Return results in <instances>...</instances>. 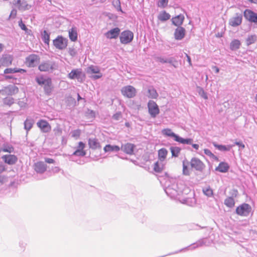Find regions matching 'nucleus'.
Here are the masks:
<instances>
[{"mask_svg":"<svg viewBox=\"0 0 257 257\" xmlns=\"http://www.w3.org/2000/svg\"><path fill=\"white\" fill-rule=\"evenodd\" d=\"M12 3L14 6L21 12L29 10L32 7L31 5H29L24 0L23 1L21 0H13Z\"/></svg>","mask_w":257,"mask_h":257,"instance_id":"obj_12","label":"nucleus"},{"mask_svg":"<svg viewBox=\"0 0 257 257\" xmlns=\"http://www.w3.org/2000/svg\"><path fill=\"white\" fill-rule=\"evenodd\" d=\"M208 239L207 238H204L202 239H201L199 240L198 241H196L195 243H192L190 245L185 247L184 248H182L180 250H179L178 251H176L173 253H170L168 255H171L175 253H178L179 252H180L183 250H185L187 249H194L198 247L202 246L203 245H208L210 242L209 241H207Z\"/></svg>","mask_w":257,"mask_h":257,"instance_id":"obj_4","label":"nucleus"},{"mask_svg":"<svg viewBox=\"0 0 257 257\" xmlns=\"http://www.w3.org/2000/svg\"><path fill=\"white\" fill-rule=\"evenodd\" d=\"M213 145L216 149H218V150L224 152L230 151V149L232 147V146L230 145L225 146L223 145H219L215 142L213 143Z\"/></svg>","mask_w":257,"mask_h":257,"instance_id":"obj_33","label":"nucleus"},{"mask_svg":"<svg viewBox=\"0 0 257 257\" xmlns=\"http://www.w3.org/2000/svg\"><path fill=\"white\" fill-rule=\"evenodd\" d=\"M148 112L152 118H155L160 113V109L157 104L153 100H149L148 103Z\"/></svg>","mask_w":257,"mask_h":257,"instance_id":"obj_9","label":"nucleus"},{"mask_svg":"<svg viewBox=\"0 0 257 257\" xmlns=\"http://www.w3.org/2000/svg\"><path fill=\"white\" fill-rule=\"evenodd\" d=\"M234 145L238 146L240 149H243L245 148V145L243 144V143L241 141L239 142H235Z\"/></svg>","mask_w":257,"mask_h":257,"instance_id":"obj_59","label":"nucleus"},{"mask_svg":"<svg viewBox=\"0 0 257 257\" xmlns=\"http://www.w3.org/2000/svg\"><path fill=\"white\" fill-rule=\"evenodd\" d=\"M204 153L205 155L210 157H211L213 155V153L209 149H205L204 150Z\"/></svg>","mask_w":257,"mask_h":257,"instance_id":"obj_62","label":"nucleus"},{"mask_svg":"<svg viewBox=\"0 0 257 257\" xmlns=\"http://www.w3.org/2000/svg\"><path fill=\"white\" fill-rule=\"evenodd\" d=\"M196 200L194 198H185L183 200L182 203L189 206H193L195 204Z\"/></svg>","mask_w":257,"mask_h":257,"instance_id":"obj_46","label":"nucleus"},{"mask_svg":"<svg viewBox=\"0 0 257 257\" xmlns=\"http://www.w3.org/2000/svg\"><path fill=\"white\" fill-rule=\"evenodd\" d=\"M100 68L97 66L90 65L87 68V73L88 74H99Z\"/></svg>","mask_w":257,"mask_h":257,"instance_id":"obj_36","label":"nucleus"},{"mask_svg":"<svg viewBox=\"0 0 257 257\" xmlns=\"http://www.w3.org/2000/svg\"><path fill=\"white\" fill-rule=\"evenodd\" d=\"M34 123V119L31 118H27L24 121V129L27 131V133L32 128Z\"/></svg>","mask_w":257,"mask_h":257,"instance_id":"obj_31","label":"nucleus"},{"mask_svg":"<svg viewBox=\"0 0 257 257\" xmlns=\"http://www.w3.org/2000/svg\"><path fill=\"white\" fill-rule=\"evenodd\" d=\"M251 211V207L248 204L244 203L236 208V213L241 216H247Z\"/></svg>","mask_w":257,"mask_h":257,"instance_id":"obj_7","label":"nucleus"},{"mask_svg":"<svg viewBox=\"0 0 257 257\" xmlns=\"http://www.w3.org/2000/svg\"><path fill=\"white\" fill-rule=\"evenodd\" d=\"M182 173L184 175L187 176L190 175V172L189 169V165L192 169H194L199 172H202L206 167L205 165L202 161L196 157L192 158L190 161H189L187 159H185L182 162Z\"/></svg>","mask_w":257,"mask_h":257,"instance_id":"obj_2","label":"nucleus"},{"mask_svg":"<svg viewBox=\"0 0 257 257\" xmlns=\"http://www.w3.org/2000/svg\"><path fill=\"white\" fill-rule=\"evenodd\" d=\"M45 162L48 164H53L55 162V161L54 159L49 158H46L45 159Z\"/></svg>","mask_w":257,"mask_h":257,"instance_id":"obj_64","label":"nucleus"},{"mask_svg":"<svg viewBox=\"0 0 257 257\" xmlns=\"http://www.w3.org/2000/svg\"><path fill=\"white\" fill-rule=\"evenodd\" d=\"M121 94L125 97L131 98L134 97L137 94L136 89L132 85L123 87L121 89Z\"/></svg>","mask_w":257,"mask_h":257,"instance_id":"obj_10","label":"nucleus"},{"mask_svg":"<svg viewBox=\"0 0 257 257\" xmlns=\"http://www.w3.org/2000/svg\"><path fill=\"white\" fill-rule=\"evenodd\" d=\"M168 0H159L158 6L164 8L168 5Z\"/></svg>","mask_w":257,"mask_h":257,"instance_id":"obj_52","label":"nucleus"},{"mask_svg":"<svg viewBox=\"0 0 257 257\" xmlns=\"http://www.w3.org/2000/svg\"><path fill=\"white\" fill-rule=\"evenodd\" d=\"M56 64L50 60L44 61L41 62L38 66V69L41 72H52L56 69Z\"/></svg>","mask_w":257,"mask_h":257,"instance_id":"obj_5","label":"nucleus"},{"mask_svg":"<svg viewBox=\"0 0 257 257\" xmlns=\"http://www.w3.org/2000/svg\"><path fill=\"white\" fill-rule=\"evenodd\" d=\"M85 116L89 119H94L95 118V112L89 109L85 112Z\"/></svg>","mask_w":257,"mask_h":257,"instance_id":"obj_44","label":"nucleus"},{"mask_svg":"<svg viewBox=\"0 0 257 257\" xmlns=\"http://www.w3.org/2000/svg\"><path fill=\"white\" fill-rule=\"evenodd\" d=\"M136 146L134 144L127 143L121 145V149L125 153L128 155L134 154Z\"/></svg>","mask_w":257,"mask_h":257,"instance_id":"obj_19","label":"nucleus"},{"mask_svg":"<svg viewBox=\"0 0 257 257\" xmlns=\"http://www.w3.org/2000/svg\"><path fill=\"white\" fill-rule=\"evenodd\" d=\"M50 33H48L46 30H44L41 34V38L43 42L45 44L49 45L50 42Z\"/></svg>","mask_w":257,"mask_h":257,"instance_id":"obj_39","label":"nucleus"},{"mask_svg":"<svg viewBox=\"0 0 257 257\" xmlns=\"http://www.w3.org/2000/svg\"><path fill=\"white\" fill-rule=\"evenodd\" d=\"M112 4L118 11L123 13L121 8L120 2L119 0H114L112 2Z\"/></svg>","mask_w":257,"mask_h":257,"instance_id":"obj_51","label":"nucleus"},{"mask_svg":"<svg viewBox=\"0 0 257 257\" xmlns=\"http://www.w3.org/2000/svg\"><path fill=\"white\" fill-rule=\"evenodd\" d=\"M175 63H177V62L175 60L174 57H170L169 58H167V63H169L173 66L174 67H177V66L175 64Z\"/></svg>","mask_w":257,"mask_h":257,"instance_id":"obj_55","label":"nucleus"},{"mask_svg":"<svg viewBox=\"0 0 257 257\" xmlns=\"http://www.w3.org/2000/svg\"><path fill=\"white\" fill-rule=\"evenodd\" d=\"M37 125L43 133H48L51 130V126L49 122L44 119H40L37 122Z\"/></svg>","mask_w":257,"mask_h":257,"instance_id":"obj_14","label":"nucleus"},{"mask_svg":"<svg viewBox=\"0 0 257 257\" xmlns=\"http://www.w3.org/2000/svg\"><path fill=\"white\" fill-rule=\"evenodd\" d=\"M256 41V35H254L249 36L246 40V45L247 46H249L251 44L254 43Z\"/></svg>","mask_w":257,"mask_h":257,"instance_id":"obj_45","label":"nucleus"},{"mask_svg":"<svg viewBox=\"0 0 257 257\" xmlns=\"http://www.w3.org/2000/svg\"><path fill=\"white\" fill-rule=\"evenodd\" d=\"M27 72V70L24 69L19 68H8L5 69L4 73L5 74H14L16 73H25Z\"/></svg>","mask_w":257,"mask_h":257,"instance_id":"obj_26","label":"nucleus"},{"mask_svg":"<svg viewBox=\"0 0 257 257\" xmlns=\"http://www.w3.org/2000/svg\"><path fill=\"white\" fill-rule=\"evenodd\" d=\"M229 169L228 164L224 162H220L218 167L215 168V170L221 173H226Z\"/></svg>","mask_w":257,"mask_h":257,"instance_id":"obj_28","label":"nucleus"},{"mask_svg":"<svg viewBox=\"0 0 257 257\" xmlns=\"http://www.w3.org/2000/svg\"><path fill=\"white\" fill-rule=\"evenodd\" d=\"M224 203L227 207L232 208L234 206L235 201L232 197H228L225 199Z\"/></svg>","mask_w":257,"mask_h":257,"instance_id":"obj_43","label":"nucleus"},{"mask_svg":"<svg viewBox=\"0 0 257 257\" xmlns=\"http://www.w3.org/2000/svg\"><path fill=\"white\" fill-rule=\"evenodd\" d=\"M244 17L250 23H252L257 25V14L253 11L246 9L243 13Z\"/></svg>","mask_w":257,"mask_h":257,"instance_id":"obj_13","label":"nucleus"},{"mask_svg":"<svg viewBox=\"0 0 257 257\" xmlns=\"http://www.w3.org/2000/svg\"><path fill=\"white\" fill-rule=\"evenodd\" d=\"M3 149L4 152L12 153L14 152V147L8 143H5L3 144Z\"/></svg>","mask_w":257,"mask_h":257,"instance_id":"obj_38","label":"nucleus"},{"mask_svg":"<svg viewBox=\"0 0 257 257\" xmlns=\"http://www.w3.org/2000/svg\"><path fill=\"white\" fill-rule=\"evenodd\" d=\"M27 245V243L26 241L20 240L19 242V247L20 248V250L22 251H24Z\"/></svg>","mask_w":257,"mask_h":257,"instance_id":"obj_54","label":"nucleus"},{"mask_svg":"<svg viewBox=\"0 0 257 257\" xmlns=\"http://www.w3.org/2000/svg\"><path fill=\"white\" fill-rule=\"evenodd\" d=\"M13 60V56L10 55H3L0 58V64L4 66H9L12 63Z\"/></svg>","mask_w":257,"mask_h":257,"instance_id":"obj_20","label":"nucleus"},{"mask_svg":"<svg viewBox=\"0 0 257 257\" xmlns=\"http://www.w3.org/2000/svg\"><path fill=\"white\" fill-rule=\"evenodd\" d=\"M170 149L172 156L175 158L178 157L181 150V149L178 147H171Z\"/></svg>","mask_w":257,"mask_h":257,"instance_id":"obj_42","label":"nucleus"},{"mask_svg":"<svg viewBox=\"0 0 257 257\" xmlns=\"http://www.w3.org/2000/svg\"><path fill=\"white\" fill-rule=\"evenodd\" d=\"M242 16L241 14H236V16L229 20V24L232 27H237L242 23Z\"/></svg>","mask_w":257,"mask_h":257,"instance_id":"obj_17","label":"nucleus"},{"mask_svg":"<svg viewBox=\"0 0 257 257\" xmlns=\"http://www.w3.org/2000/svg\"><path fill=\"white\" fill-rule=\"evenodd\" d=\"M86 154V153L85 150H76L72 155L69 156V159L71 161H75L73 159V156L84 157Z\"/></svg>","mask_w":257,"mask_h":257,"instance_id":"obj_32","label":"nucleus"},{"mask_svg":"<svg viewBox=\"0 0 257 257\" xmlns=\"http://www.w3.org/2000/svg\"><path fill=\"white\" fill-rule=\"evenodd\" d=\"M19 26L21 28V29L25 31L26 33H28V31H29L28 29L26 27V25L23 22L22 20H21L19 21Z\"/></svg>","mask_w":257,"mask_h":257,"instance_id":"obj_53","label":"nucleus"},{"mask_svg":"<svg viewBox=\"0 0 257 257\" xmlns=\"http://www.w3.org/2000/svg\"><path fill=\"white\" fill-rule=\"evenodd\" d=\"M240 46V42L237 39H234L230 44V49L232 51H236L239 49Z\"/></svg>","mask_w":257,"mask_h":257,"instance_id":"obj_34","label":"nucleus"},{"mask_svg":"<svg viewBox=\"0 0 257 257\" xmlns=\"http://www.w3.org/2000/svg\"><path fill=\"white\" fill-rule=\"evenodd\" d=\"M134 36V33L132 31L130 30L123 31L120 34V42L122 44H128L133 40Z\"/></svg>","mask_w":257,"mask_h":257,"instance_id":"obj_6","label":"nucleus"},{"mask_svg":"<svg viewBox=\"0 0 257 257\" xmlns=\"http://www.w3.org/2000/svg\"><path fill=\"white\" fill-rule=\"evenodd\" d=\"M156 60L161 63H167V58L162 57H158L156 58Z\"/></svg>","mask_w":257,"mask_h":257,"instance_id":"obj_57","label":"nucleus"},{"mask_svg":"<svg viewBox=\"0 0 257 257\" xmlns=\"http://www.w3.org/2000/svg\"><path fill=\"white\" fill-rule=\"evenodd\" d=\"M34 169L38 173L43 174L47 169V165L43 162H38L35 164Z\"/></svg>","mask_w":257,"mask_h":257,"instance_id":"obj_21","label":"nucleus"},{"mask_svg":"<svg viewBox=\"0 0 257 257\" xmlns=\"http://www.w3.org/2000/svg\"><path fill=\"white\" fill-rule=\"evenodd\" d=\"M17 10L15 9H13L10 14V17H12L13 18H15L17 16Z\"/></svg>","mask_w":257,"mask_h":257,"instance_id":"obj_63","label":"nucleus"},{"mask_svg":"<svg viewBox=\"0 0 257 257\" xmlns=\"http://www.w3.org/2000/svg\"><path fill=\"white\" fill-rule=\"evenodd\" d=\"M4 104L7 105L11 106L14 103V99L13 97H6L3 100Z\"/></svg>","mask_w":257,"mask_h":257,"instance_id":"obj_48","label":"nucleus"},{"mask_svg":"<svg viewBox=\"0 0 257 257\" xmlns=\"http://www.w3.org/2000/svg\"><path fill=\"white\" fill-rule=\"evenodd\" d=\"M40 59V57L38 55L33 54L29 55L26 58L25 63L29 67H35L39 62Z\"/></svg>","mask_w":257,"mask_h":257,"instance_id":"obj_11","label":"nucleus"},{"mask_svg":"<svg viewBox=\"0 0 257 257\" xmlns=\"http://www.w3.org/2000/svg\"><path fill=\"white\" fill-rule=\"evenodd\" d=\"M160 182L165 184L164 190L167 195L171 198H176L178 196L182 193V191L180 189L176 182V180L170 178L167 173H164V175L159 176Z\"/></svg>","mask_w":257,"mask_h":257,"instance_id":"obj_1","label":"nucleus"},{"mask_svg":"<svg viewBox=\"0 0 257 257\" xmlns=\"http://www.w3.org/2000/svg\"><path fill=\"white\" fill-rule=\"evenodd\" d=\"M163 168V165L158 161L154 164V170L157 173H161Z\"/></svg>","mask_w":257,"mask_h":257,"instance_id":"obj_49","label":"nucleus"},{"mask_svg":"<svg viewBox=\"0 0 257 257\" xmlns=\"http://www.w3.org/2000/svg\"><path fill=\"white\" fill-rule=\"evenodd\" d=\"M203 192L206 196L208 197H211L213 194V190L210 188V187L203 188Z\"/></svg>","mask_w":257,"mask_h":257,"instance_id":"obj_50","label":"nucleus"},{"mask_svg":"<svg viewBox=\"0 0 257 257\" xmlns=\"http://www.w3.org/2000/svg\"><path fill=\"white\" fill-rule=\"evenodd\" d=\"M170 15L165 11L162 12L158 16V19L161 22H165L170 19Z\"/></svg>","mask_w":257,"mask_h":257,"instance_id":"obj_37","label":"nucleus"},{"mask_svg":"<svg viewBox=\"0 0 257 257\" xmlns=\"http://www.w3.org/2000/svg\"><path fill=\"white\" fill-rule=\"evenodd\" d=\"M162 134L164 136L169 137L172 138H173L175 141H176L177 138H178V135L174 133L170 128H164L162 131Z\"/></svg>","mask_w":257,"mask_h":257,"instance_id":"obj_27","label":"nucleus"},{"mask_svg":"<svg viewBox=\"0 0 257 257\" xmlns=\"http://www.w3.org/2000/svg\"><path fill=\"white\" fill-rule=\"evenodd\" d=\"M3 91L8 95H14L17 93L19 91L18 88L14 85H10L6 87Z\"/></svg>","mask_w":257,"mask_h":257,"instance_id":"obj_25","label":"nucleus"},{"mask_svg":"<svg viewBox=\"0 0 257 257\" xmlns=\"http://www.w3.org/2000/svg\"><path fill=\"white\" fill-rule=\"evenodd\" d=\"M88 144L89 148L92 150H96L101 148L98 140L96 138H89Z\"/></svg>","mask_w":257,"mask_h":257,"instance_id":"obj_23","label":"nucleus"},{"mask_svg":"<svg viewBox=\"0 0 257 257\" xmlns=\"http://www.w3.org/2000/svg\"><path fill=\"white\" fill-rule=\"evenodd\" d=\"M184 19V16L180 14L172 18L171 21L173 25L179 27H181V26L183 24Z\"/></svg>","mask_w":257,"mask_h":257,"instance_id":"obj_24","label":"nucleus"},{"mask_svg":"<svg viewBox=\"0 0 257 257\" xmlns=\"http://www.w3.org/2000/svg\"><path fill=\"white\" fill-rule=\"evenodd\" d=\"M120 34V30L118 27H115L108 31L105 36L107 39H115L118 38Z\"/></svg>","mask_w":257,"mask_h":257,"instance_id":"obj_15","label":"nucleus"},{"mask_svg":"<svg viewBox=\"0 0 257 257\" xmlns=\"http://www.w3.org/2000/svg\"><path fill=\"white\" fill-rule=\"evenodd\" d=\"M185 33V28L182 27H179L175 30L174 38L176 40H181L184 38Z\"/></svg>","mask_w":257,"mask_h":257,"instance_id":"obj_18","label":"nucleus"},{"mask_svg":"<svg viewBox=\"0 0 257 257\" xmlns=\"http://www.w3.org/2000/svg\"><path fill=\"white\" fill-rule=\"evenodd\" d=\"M82 74V70L80 69H72L68 74V77L70 79H77L79 80Z\"/></svg>","mask_w":257,"mask_h":257,"instance_id":"obj_22","label":"nucleus"},{"mask_svg":"<svg viewBox=\"0 0 257 257\" xmlns=\"http://www.w3.org/2000/svg\"><path fill=\"white\" fill-rule=\"evenodd\" d=\"M35 81L39 85L43 87L44 93L46 95H51L54 88L51 78L40 75L36 77Z\"/></svg>","mask_w":257,"mask_h":257,"instance_id":"obj_3","label":"nucleus"},{"mask_svg":"<svg viewBox=\"0 0 257 257\" xmlns=\"http://www.w3.org/2000/svg\"><path fill=\"white\" fill-rule=\"evenodd\" d=\"M230 194L231 195L230 197H232V198H234V197H237V196L238 195V191L237 189H233L230 192Z\"/></svg>","mask_w":257,"mask_h":257,"instance_id":"obj_58","label":"nucleus"},{"mask_svg":"<svg viewBox=\"0 0 257 257\" xmlns=\"http://www.w3.org/2000/svg\"><path fill=\"white\" fill-rule=\"evenodd\" d=\"M176 142L182 144L191 145L193 142V140L191 138H183L178 136Z\"/></svg>","mask_w":257,"mask_h":257,"instance_id":"obj_35","label":"nucleus"},{"mask_svg":"<svg viewBox=\"0 0 257 257\" xmlns=\"http://www.w3.org/2000/svg\"><path fill=\"white\" fill-rule=\"evenodd\" d=\"M85 147V144L82 142H79L78 146L76 148V150H84Z\"/></svg>","mask_w":257,"mask_h":257,"instance_id":"obj_56","label":"nucleus"},{"mask_svg":"<svg viewBox=\"0 0 257 257\" xmlns=\"http://www.w3.org/2000/svg\"><path fill=\"white\" fill-rule=\"evenodd\" d=\"M69 37L70 40L72 42H75L77 40L78 34L75 27H72L69 31Z\"/></svg>","mask_w":257,"mask_h":257,"instance_id":"obj_30","label":"nucleus"},{"mask_svg":"<svg viewBox=\"0 0 257 257\" xmlns=\"http://www.w3.org/2000/svg\"><path fill=\"white\" fill-rule=\"evenodd\" d=\"M53 132L55 133V135H59L62 133L61 129L59 127L57 126L53 130Z\"/></svg>","mask_w":257,"mask_h":257,"instance_id":"obj_61","label":"nucleus"},{"mask_svg":"<svg viewBox=\"0 0 257 257\" xmlns=\"http://www.w3.org/2000/svg\"><path fill=\"white\" fill-rule=\"evenodd\" d=\"M148 97L151 98L155 99L158 96L156 90L153 87H150L148 90Z\"/></svg>","mask_w":257,"mask_h":257,"instance_id":"obj_41","label":"nucleus"},{"mask_svg":"<svg viewBox=\"0 0 257 257\" xmlns=\"http://www.w3.org/2000/svg\"><path fill=\"white\" fill-rule=\"evenodd\" d=\"M120 150L119 146L117 145H111L110 144L106 145L103 148V150L105 153L107 152H118Z\"/></svg>","mask_w":257,"mask_h":257,"instance_id":"obj_29","label":"nucleus"},{"mask_svg":"<svg viewBox=\"0 0 257 257\" xmlns=\"http://www.w3.org/2000/svg\"><path fill=\"white\" fill-rule=\"evenodd\" d=\"M168 151L165 148H162L158 151V156L161 161H163L166 158Z\"/></svg>","mask_w":257,"mask_h":257,"instance_id":"obj_40","label":"nucleus"},{"mask_svg":"<svg viewBox=\"0 0 257 257\" xmlns=\"http://www.w3.org/2000/svg\"><path fill=\"white\" fill-rule=\"evenodd\" d=\"M80 131L79 130H77L75 131H74L72 132V136L73 137H78L80 136Z\"/></svg>","mask_w":257,"mask_h":257,"instance_id":"obj_60","label":"nucleus"},{"mask_svg":"<svg viewBox=\"0 0 257 257\" xmlns=\"http://www.w3.org/2000/svg\"><path fill=\"white\" fill-rule=\"evenodd\" d=\"M68 40L62 36H58L53 40V44L55 48L59 50H64L67 46Z\"/></svg>","mask_w":257,"mask_h":257,"instance_id":"obj_8","label":"nucleus"},{"mask_svg":"<svg viewBox=\"0 0 257 257\" xmlns=\"http://www.w3.org/2000/svg\"><path fill=\"white\" fill-rule=\"evenodd\" d=\"M2 158L5 163L10 165L16 164L18 161V158L15 155H5Z\"/></svg>","mask_w":257,"mask_h":257,"instance_id":"obj_16","label":"nucleus"},{"mask_svg":"<svg viewBox=\"0 0 257 257\" xmlns=\"http://www.w3.org/2000/svg\"><path fill=\"white\" fill-rule=\"evenodd\" d=\"M197 92L199 95L202 98H203L204 99H208L207 94L203 88L201 87H197Z\"/></svg>","mask_w":257,"mask_h":257,"instance_id":"obj_47","label":"nucleus"}]
</instances>
